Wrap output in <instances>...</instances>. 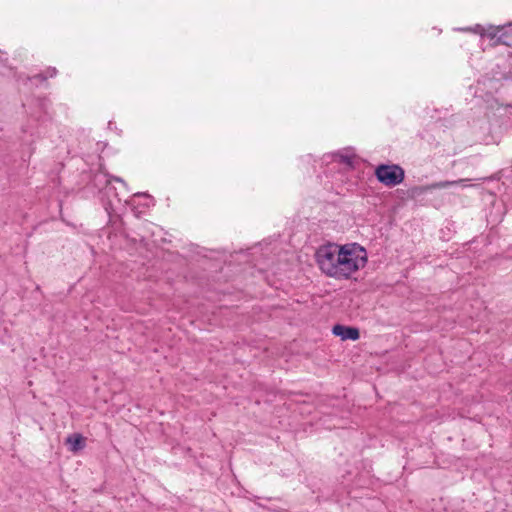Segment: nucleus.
Returning a JSON list of instances; mask_svg holds the SVG:
<instances>
[{
	"label": "nucleus",
	"instance_id": "obj_3",
	"mask_svg": "<svg viewBox=\"0 0 512 512\" xmlns=\"http://www.w3.org/2000/svg\"><path fill=\"white\" fill-rule=\"evenodd\" d=\"M332 332L335 336H339L341 340L356 341L360 337L358 328L337 324L333 327Z\"/></svg>",
	"mask_w": 512,
	"mask_h": 512
},
{
	"label": "nucleus",
	"instance_id": "obj_6",
	"mask_svg": "<svg viewBox=\"0 0 512 512\" xmlns=\"http://www.w3.org/2000/svg\"><path fill=\"white\" fill-rule=\"evenodd\" d=\"M463 180H460V181H453V182H439V183H436L434 184L432 187L433 188H445V187H448L450 185H455V184H458L460 182H462Z\"/></svg>",
	"mask_w": 512,
	"mask_h": 512
},
{
	"label": "nucleus",
	"instance_id": "obj_5",
	"mask_svg": "<svg viewBox=\"0 0 512 512\" xmlns=\"http://www.w3.org/2000/svg\"><path fill=\"white\" fill-rule=\"evenodd\" d=\"M57 73L56 69L55 68H49L47 71H46V74H39L37 75L36 77L37 78H40L41 80H46L48 77H53L55 76Z\"/></svg>",
	"mask_w": 512,
	"mask_h": 512
},
{
	"label": "nucleus",
	"instance_id": "obj_7",
	"mask_svg": "<svg viewBox=\"0 0 512 512\" xmlns=\"http://www.w3.org/2000/svg\"><path fill=\"white\" fill-rule=\"evenodd\" d=\"M117 181V182H120L122 183L124 186L126 185V183L124 182L123 179H121L120 177H116V176H109V179L107 180L108 183H110L111 181Z\"/></svg>",
	"mask_w": 512,
	"mask_h": 512
},
{
	"label": "nucleus",
	"instance_id": "obj_4",
	"mask_svg": "<svg viewBox=\"0 0 512 512\" xmlns=\"http://www.w3.org/2000/svg\"><path fill=\"white\" fill-rule=\"evenodd\" d=\"M66 444L72 452H77L85 447V440L81 434H72L67 437Z\"/></svg>",
	"mask_w": 512,
	"mask_h": 512
},
{
	"label": "nucleus",
	"instance_id": "obj_2",
	"mask_svg": "<svg viewBox=\"0 0 512 512\" xmlns=\"http://www.w3.org/2000/svg\"><path fill=\"white\" fill-rule=\"evenodd\" d=\"M375 175L378 181L385 186L394 187L403 181L404 170L395 164H381L376 168Z\"/></svg>",
	"mask_w": 512,
	"mask_h": 512
},
{
	"label": "nucleus",
	"instance_id": "obj_1",
	"mask_svg": "<svg viewBox=\"0 0 512 512\" xmlns=\"http://www.w3.org/2000/svg\"><path fill=\"white\" fill-rule=\"evenodd\" d=\"M317 265L322 273L336 280L349 279L367 263V254L359 244L321 245L315 253Z\"/></svg>",
	"mask_w": 512,
	"mask_h": 512
},
{
	"label": "nucleus",
	"instance_id": "obj_8",
	"mask_svg": "<svg viewBox=\"0 0 512 512\" xmlns=\"http://www.w3.org/2000/svg\"><path fill=\"white\" fill-rule=\"evenodd\" d=\"M343 162L348 164V165H352V159L348 156H345L342 158Z\"/></svg>",
	"mask_w": 512,
	"mask_h": 512
}]
</instances>
